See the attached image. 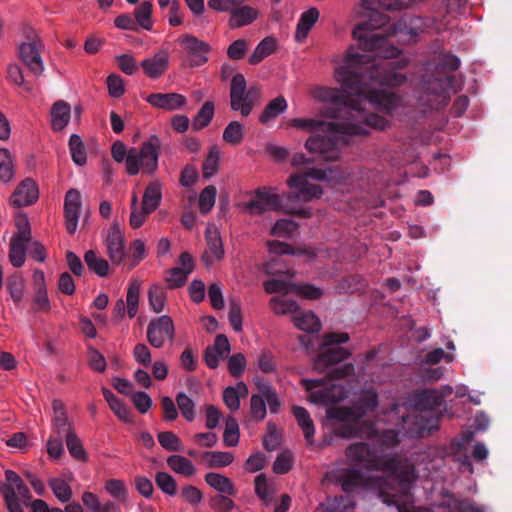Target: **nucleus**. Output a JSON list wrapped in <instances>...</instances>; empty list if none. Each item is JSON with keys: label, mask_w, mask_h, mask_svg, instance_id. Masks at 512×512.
<instances>
[{"label": "nucleus", "mask_w": 512, "mask_h": 512, "mask_svg": "<svg viewBox=\"0 0 512 512\" xmlns=\"http://www.w3.org/2000/svg\"><path fill=\"white\" fill-rule=\"evenodd\" d=\"M140 284L133 281L127 291V313L130 318H134L138 311Z\"/></svg>", "instance_id": "obj_48"}, {"label": "nucleus", "mask_w": 512, "mask_h": 512, "mask_svg": "<svg viewBox=\"0 0 512 512\" xmlns=\"http://www.w3.org/2000/svg\"><path fill=\"white\" fill-rule=\"evenodd\" d=\"M291 126L311 132L305 142L310 153H317L325 161H336L340 157V147L348 143V136L367 135L366 128L354 122L341 125L317 119L294 118Z\"/></svg>", "instance_id": "obj_2"}, {"label": "nucleus", "mask_w": 512, "mask_h": 512, "mask_svg": "<svg viewBox=\"0 0 512 512\" xmlns=\"http://www.w3.org/2000/svg\"><path fill=\"white\" fill-rule=\"evenodd\" d=\"M39 198V190L36 182L31 178L24 179L11 196V203L15 207L28 206Z\"/></svg>", "instance_id": "obj_16"}, {"label": "nucleus", "mask_w": 512, "mask_h": 512, "mask_svg": "<svg viewBox=\"0 0 512 512\" xmlns=\"http://www.w3.org/2000/svg\"><path fill=\"white\" fill-rule=\"evenodd\" d=\"M167 464L174 472L186 477H190L196 472L191 461L181 455L169 456L167 458Z\"/></svg>", "instance_id": "obj_36"}, {"label": "nucleus", "mask_w": 512, "mask_h": 512, "mask_svg": "<svg viewBox=\"0 0 512 512\" xmlns=\"http://www.w3.org/2000/svg\"><path fill=\"white\" fill-rule=\"evenodd\" d=\"M27 39L28 41L21 43L19 46V58L31 73L40 76L44 71V63L41 57L44 48L43 42L32 29L29 30Z\"/></svg>", "instance_id": "obj_9"}, {"label": "nucleus", "mask_w": 512, "mask_h": 512, "mask_svg": "<svg viewBox=\"0 0 512 512\" xmlns=\"http://www.w3.org/2000/svg\"><path fill=\"white\" fill-rule=\"evenodd\" d=\"M366 285V279L362 275L353 274L343 278L337 288L341 293H355L363 290Z\"/></svg>", "instance_id": "obj_37"}, {"label": "nucleus", "mask_w": 512, "mask_h": 512, "mask_svg": "<svg viewBox=\"0 0 512 512\" xmlns=\"http://www.w3.org/2000/svg\"><path fill=\"white\" fill-rule=\"evenodd\" d=\"M33 310L35 312H45L49 313L51 310V304L48 298L47 289H37L35 290L33 299Z\"/></svg>", "instance_id": "obj_58"}, {"label": "nucleus", "mask_w": 512, "mask_h": 512, "mask_svg": "<svg viewBox=\"0 0 512 512\" xmlns=\"http://www.w3.org/2000/svg\"><path fill=\"white\" fill-rule=\"evenodd\" d=\"M201 459L209 467H225L233 462L234 456L231 452L205 451L202 453Z\"/></svg>", "instance_id": "obj_35"}, {"label": "nucleus", "mask_w": 512, "mask_h": 512, "mask_svg": "<svg viewBox=\"0 0 512 512\" xmlns=\"http://www.w3.org/2000/svg\"><path fill=\"white\" fill-rule=\"evenodd\" d=\"M220 159V150L217 146H212L207 157L203 161L202 171L203 177L209 179L218 170Z\"/></svg>", "instance_id": "obj_42"}, {"label": "nucleus", "mask_w": 512, "mask_h": 512, "mask_svg": "<svg viewBox=\"0 0 512 512\" xmlns=\"http://www.w3.org/2000/svg\"><path fill=\"white\" fill-rule=\"evenodd\" d=\"M453 389L450 386H443L439 389L416 390L411 395V404L420 412H431L440 407L444 399L450 396Z\"/></svg>", "instance_id": "obj_12"}, {"label": "nucleus", "mask_w": 512, "mask_h": 512, "mask_svg": "<svg viewBox=\"0 0 512 512\" xmlns=\"http://www.w3.org/2000/svg\"><path fill=\"white\" fill-rule=\"evenodd\" d=\"M50 115L52 129L62 131L70 121L71 107L67 102L58 100L52 105Z\"/></svg>", "instance_id": "obj_22"}, {"label": "nucleus", "mask_w": 512, "mask_h": 512, "mask_svg": "<svg viewBox=\"0 0 512 512\" xmlns=\"http://www.w3.org/2000/svg\"><path fill=\"white\" fill-rule=\"evenodd\" d=\"M5 476L9 482L7 485H12L14 487L15 496L17 498L20 497L24 502H27L32 498L28 487L24 484L23 480L16 472L7 470L5 472Z\"/></svg>", "instance_id": "obj_39"}, {"label": "nucleus", "mask_w": 512, "mask_h": 512, "mask_svg": "<svg viewBox=\"0 0 512 512\" xmlns=\"http://www.w3.org/2000/svg\"><path fill=\"white\" fill-rule=\"evenodd\" d=\"M15 226L17 228V232L12 236V238H20L30 242L32 239L30 223L24 214L16 216Z\"/></svg>", "instance_id": "obj_57"}, {"label": "nucleus", "mask_w": 512, "mask_h": 512, "mask_svg": "<svg viewBox=\"0 0 512 512\" xmlns=\"http://www.w3.org/2000/svg\"><path fill=\"white\" fill-rule=\"evenodd\" d=\"M141 68L146 76L156 79L160 76V56L156 53L151 58L141 62Z\"/></svg>", "instance_id": "obj_61"}, {"label": "nucleus", "mask_w": 512, "mask_h": 512, "mask_svg": "<svg viewBox=\"0 0 512 512\" xmlns=\"http://www.w3.org/2000/svg\"><path fill=\"white\" fill-rule=\"evenodd\" d=\"M205 481L210 487L216 489L220 493L235 495L237 492L232 481L221 474L214 472L207 473L205 475Z\"/></svg>", "instance_id": "obj_30"}, {"label": "nucleus", "mask_w": 512, "mask_h": 512, "mask_svg": "<svg viewBox=\"0 0 512 512\" xmlns=\"http://www.w3.org/2000/svg\"><path fill=\"white\" fill-rule=\"evenodd\" d=\"M1 491L5 499L7 509L10 512H23L18 498L15 496V490L12 485H3Z\"/></svg>", "instance_id": "obj_60"}, {"label": "nucleus", "mask_w": 512, "mask_h": 512, "mask_svg": "<svg viewBox=\"0 0 512 512\" xmlns=\"http://www.w3.org/2000/svg\"><path fill=\"white\" fill-rule=\"evenodd\" d=\"M378 406V394L373 391L366 392L358 401V410L356 414H361L362 417L367 412L374 411Z\"/></svg>", "instance_id": "obj_51"}, {"label": "nucleus", "mask_w": 512, "mask_h": 512, "mask_svg": "<svg viewBox=\"0 0 512 512\" xmlns=\"http://www.w3.org/2000/svg\"><path fill=\"white\" fill-rule=\"evenodd\" d=\"M276 48L275 39L272 37L264 38L250 55L248 62L251 65L259 64L264 58L271 55Z\"/></svg>", "instance_id": "obj_33"}, {"label": "nucleus", "mask_w": 512, "mask_h": 512, "mask_svg": "<svg viewBox=\"0 0 512 512\" xmlns=\"http://www.w3.org/2000/svg\"><path fill=\"white\" fill-rule=\"evenodd\" d=\"M177 42L188 53L192 66H201L208 61L206 54L211 49L208 43L190 34L180 36Z\"/></svg>", "instance_id": "obj_14"}, {"label": "nucleus", "mask_w": 512, "mask_h": 512, "mask_svg": "<svg viewBox=\"0 0 512 512\" xmlns=\"http://www.w3.org/2000/svg\"><path fill=\"white\" fill-rule=\"evenodd\" d=\"M248 394V388L244 382H238L235 387L229 386L223 392V401L231 411H237L240 407V397Z\"/></svg>", "instance_id": "obj_26"}, {"label": "nucleus", "mask_w": 512, "mask_h": 512, "mask_svg": "<svg viewBox=\"0 0 512 512\" xmlns=\"http://www.w3.org/2000/svg\"><path fill=\"white\" fill-rule=\"evenodd\" d=\"M107 248L111 261L119 264L125 258V242L124 236L120 230L118 223H113L107 236Z\"/></svg>", "instance_id": "obj_18"}, {"label": "nucleus", "mask_w": 512, "mask_h": 512, "mask_svg": "<svg viewBox=\"0 0 512 512\" xmlns=\"http://www.w3.org/2000/svg\"><path fill=\"white\" fill-rule=\"evenodd\" d=\"M246 79L238 73L233 76L230 86V106L233 111H242L246 98Z\"/></svg>", "instance_id": "obj_19"}, {"label": "nucleus", "mask_w": 512, "mask_h": 512, "mask_svg": "<svg viewBox=\"0 0 512 512\" xmlns=\"http://www.w3.org/2000/svg\"><path fill=\"white\" fill-rule=\"evenodd\" d=\"M214 115V104L206 101L195 115L192 127L194 130H201L209 125Z\"/></svg>", "instance_id": "obj_38"}, {"label": "nucleus", "mask_w": 512, "mask_h": 512, "mask_svg": "<svg viewBox=\"0 0 512 512\" xmlns=\"http://www.w3.org/2000/svg\"><path fill=\"white\" fill-rule=\"evenodd\" d=\"M348 340L349 335L347 333L332 332L325 334L321 352L314 360V369L323 373L329 367L349 358L351 355L350 351L347 348L339 346L342 343L348 342Z\"/></svg>", "instance_id": "obj_6"}, {"label": "nucleus", "mask_w": 512, "mask_h": 512, "mask_svg": "<svg viewBox=\"0 0 512 512\" xmlns=\"http://www.w3.org/2000/svg\"><path fill=\"white\" fill-rule=\"evenodd\" d=\"M49 486L55 496L62 502H67L72 497L70 486L60 478H54L49 481Z\"/></svg>", "instance_id": "obj_52"}, {"label": "nucleus", "mask_w": 512, "mask_h": 512, "mask_svg": "<svg viewBox=\"0 0 512 512\" xmlns=\"http://www.w3.org/2000/svg\"><path fill=\"white\" fill-rule=\"evenodd\" d=\"M345 454L351 464L368 470H380L384 464L378 449L366 442H357L349 445L346 448Z\"/></svg>", "instance_id": "obj_10"}, {"label": "nucleus", "mask_w": 512, "mask_h": 512, "mask_svg": "<svg viewBox=\"0 0 512 512\" xmlns=\"http://www.w3.org/2000/svg\"><path fill=\"white\" fill-rule=\"evenodd\" d=\"M292 468V455L290 452L285 451L280 453L274 464H273V471L276 474L283 475L288 473Z\"/></svg>", "instance_id": "obj_64"}, {"label": "nucleus", "mask_w": 512, "mask_h": 512, "mask_svg": "<svg viewBox=\"0 0 512 512\" xmlns=\"http://www.w3.org/2000/svg\"><path fill=\"white\" fill-rule=\"evenodd\" d=\"M158 143L157 135H152L145 141L140 150L131 148L126 158V171L134 176L142 169L143 173L152 174L158 167Z\"/></svg>", "instance_id": "obj_8"}, {"label": "nucleus", "mask_w": 512, "mask_h": 512, "mask_svg": "<svg viewBox=\"0 0 512 512\" xmlns=\"http://www.w3.org/2000/svg\"><path fill=\"white\" fill-rule=\"evenodd\" d=\"M258 17V11L250 6H240L237 2L229 19L231 28H240L251 24Z\"/></svg>", "instance_id": "obj_23"}, {"label": "nucleus", "mask_w": 512, "mask_h": 512, "mask_svg": "<svg viewBox=\"0 0 512 512\" xmlns=\"http://www.w3.org/2000/svg\"><path fill=\"white\" fill-rule=\"evenodd\" d=\"M177 264L165 272L166 287L171 290L183 287L195 268L192 255L186 251L180 254Z\"/></svg>", "instance_id": "obj_13"}, {"label": "nucleus", "mask_w": 512, "mask_h": 512, "mask_svg": "<svg viewBox=\"0 0 512 512\" xmlns=\"http://www.w3.org/2000/svg\"><path fill=\"white\" fill-rule=\"evenodd\" d=\"M268 247L271 253L277 255H304L309 258H313L316 255L315 252L310 248H293L291 245L277 240L268 242Z\"/></svg>", "instance_id": "obj_29"}, {"label": "nucleus", "mask_w": 512, "mask_h": 512, "mask_svg": "<svg viewBox=\"0 0 512 512\" xmlns=\"http://www.w3.org/2000/svg\"><path fill=\"white\" fill-rule=\"evenodd\" d=\"M223 442L227 447H234L239 442V425L235 418H226Z\"/></svg>", "instance_id": "obj_44"}, {"label": "nucleus", "mask_w": 512, "mask_h": 512, "mask_svg": "<svg viewBox=\"0 0 512 512\" xmlns=\"http://www.w3.org/2000/svg\"><path fill=\"white\" fill-rule=\"evenodd\" d=\"M294 325L303 331L315 333L321 329V322L311 311H299L293 315Z\"/></svg>", "instance_id": "obj_25"}, {"label": "nucleus", "mask_w": 512, "mask_h": 512, "mask_svg": "<svg viewBox=\"0 0 512 512\" xmlns=\"http://www.w3.org/2000/svg\"><path fill=\"white\" fill-rule=\"evenodd\" d=\"M354 373V365L346 363L340 367L332 369L327 377L321 379H302L303 387L310 392L309 399L315 404H334L340 402L344 398L342 387L338 385H331L318 391H313L315 388L325 386L327 381L334 379H342Z\"/></svg>", "instance_id": "obj_5"}, {"label": "nucleus", "mask_w": 512, "mask_h": 512, "mask_svg": "<svg viewBox=\"0 0 512 512\" xmlns=\"http://www.w3.org/2000/svg\"><path fill=\"white\" fill-rule=\"evenodd\" d=\"M231 346L228 338L224 334H218L215 338L214 344L208 346L203 353V359L205 364L210 369L218 367L219 358L227 357L230 352Z\"/></svg>", "instance_id": "obj_17"}, {"label": "nucleus", "mask_w": 512, "mask_h": 512, "mask_svg": "<svg viewBox=\"0 0 512 512\" xmlns=\"http://www.w3.org/2000/svg\"><path fill=\"white\" fill-rule=\"evenodd\" d=\"M319 19V11L317 8H310L303 12L298 20L295 38L298 42L306 39L309 31Z\"/></svg>", "instance_id": "obj_24"}, {"label": "nucleus", "mask_w": 512, "mask_h": 512, "mask_svg": "<svg viewBox=\"0 0 512 512\" xmlns=\"http://www.w3.org/2000/svg\"><path fill=\"white\" fill-rule=\"evenodd\" d=\"M293 285L295 284L283 279H270L264 282L265 291L269 294L282 292L286 295L288 293H293Z\"/></svg>", "instance_id": "obj_56"}, {"label": "nucleus", "mask_w": 512, "mask_h": 512, "mask_svg": "<svg viewBox=\"0 0 512 512\" xmlns=\"http://www.w3.org/2000/svg\"><path fill=\"white\" fill-rule=\"evenodd\" d=\"M29 241L22 240L20 238H11L10 250H9V261L14 267H21L25 263L26 259V244Z\"/></svg>", "instance_id": "obj_31"}, {"label": "nucleus", "mask_w": 512, "mask_h": 512, "mask_svg": "<svg viewBox=\"0 0 512 512\" xmlns=\"http://www.w3.org/2000/svg\"><path fill=\"white\" fill-rule=\"evenodd\" d=\"M397 478L399 481L400 489L405 497L408 496V492L411 488L412 483L416 480L417 475L413 466H405L397 472Z\"/></svg>", "instance_id": "obj_46"}, {"label": "nucleus", "mask_w": 512, "mask_h": 512, "mask_svg": "<svg viewBox=\"0 0 512 512\" xmlns=\"http://www.w3.org/2000/svg\"><path fill=\"white\" fill-rule=\"evenodd\" d=\"M287 109V101L283 96H278L271 100L259 117V121L263 124L268 123L271 119L276 118L279 114Z\"/></svg>", "instance_id": "obj_32"}, {"label": "nucleus", "mask_w": 512, "mask_h": 512, "mask_svg": "<svg viewBox=\"0 0 512 512\" xmlns=\"http://www.w3.org/2000/svg\"><path fill=\"white\" fill-rule=\"evenodd\" d=\"M250 411L256 421H261L266 415V403L264 397L254 394L250 399Z\"/></svg>", "instance_id": "obj_62"}, {"label": "nucleus", "mask_w": 512, "mask_h": 512, "mask_svg": "<svg viewBox=\"0 0 512 512\" xmlns=\"http://www.w3.org/2000/svg\"><path fill=\"white\" fill-rule=\"evenodd\" d=\"M81 207V195L76 189H70L66 193L64 201L65 226L69 234H74L77 229L79 211Z\"/></svg>", "instance_id": "obj_15"}, {"label": "nucleus", "mask_w": 512, "mask_h": 512, "mask_svg": "<svg viewBox=\"0 0 512 512\" xmlns=\"http://www.w3.org/2000/svg\"><path fill=\"white\" fill-rule=\"evenodd\" d=\"M327 417L341 422L335 429L337 436L352 438L360 434L358 423L362 415L356 414L354 409L349 407H331L327 410Z\"/></svg>", "instance_id": "obj_11"}, {"label": "nucleus", "mask_w": 512, "mask_h": 512, "mask_svg": "<svg viewBox=\"0 0 512 512\" xmlns=\"http://www.w3.org/2000/svg\"><path fill=\"white\" fill-rule=\"evenodd\" d=\"M65 442L70 455L74 459L83 463H86L89 460L88 453L75 431L69 430V433L66 434Z\"/></svg>", "instance_id": "obj_28"}, {"label": "nucleus", "mask_w": 512, "mask_h": 512, "mask_svg": "<svg viewBox=\"0 0 512 512\" xmlns=\"http://www.w3.org/2000/svg\"><path fill=\"white\" fill-rule=\"evenodd\" d=\"M160 205V184L157 181L150 183L145 189L141 213L143 218V224L145 223L149 214L154 212Z\"/></svg>", "instance_id": "obj_21"}, {"label": "nucleus", "mask_w": 512, "mask_h": 512, "mask_svg": "<svg viewBox=\"0 0 512 512\" xmlns=\"http://www.w3.org/2000/svg\"><path fill=\"white\" fill-rule=\"evenodd\" d=\"M406 66L403 59L375 61L371 55L349 52L345 64L336 70L342 90L318 87L313 96L333 105L327 114L330 118L341 119L338 124L357 123L368 128L384 130L388 121L366 110L370 104L375 109L391 114L401 103L400 97L386 87H397L405 83L406 76L399 72Z\"/></svg>", "instance_id": "obj_1"}, {"label": "nucleus", "mask_w": 512, "mask_h": 512, "mask_svg": "<svg viewBox=\"0 0 512 512\" xmlns=\"http://www.w3.org/2000/svg\"><path fill=\"white\" fill-rule=\"evenodd\" d=\"M293 293L303 296L306 299L315 300L322 296L320 288L311 284H295L292 286Z\"/></svg>", "instance_id": "obj_63"}, {"label": "nucleus", "mask_w": 512, "mask_h": 512, "mask_svg": "<svg viewBox=\"0 0 512 512\" xmlns=\"http://www.w3.org/2000/svg\"><path fill=\"white\" fill-rule=\"evenodd\" d=\"M460 66V59L452 54L444 55L438 68L444 72L443 77H434L425 75L421 81L420 92L418 96L419 104L428 110H439L448 104L449 89L452 86L454 77L449 73L454 72Z\"/></svg>", "instance_id": "obj_3"}, {"label": "nucleus", "mask_w": 512, "mask_h": 512, "mask_svg": "<svg viewBox=\"0 0 512 512\" xmlns=\"http://www.w3.org/2000/svg\"><path fill=\"white\" fill-rule=\"evenodd\" d=\"M152 7L151 2L143 1L135 10V21L137 25H140L145 30H151L153 26L151 20Z\"/></svg>", "instance_id": "obj_43"}, {"label": "nucleus", "mask_w": 512, "mask_h": 512, "mask_svg": "<svg viewBox=\"0 0 512 512\" xmlns=\"http://www.w3.org/2000/svg\"><path fill=\"white\" fill-rule=\"evenodd\" d=\"M69 148L71 151V156L75 164L79 166H83L87 161V154L85 145L81 139V137L77 134H73L69 140Z\"/></svg>", "instance_id": "obj_40"}, {"label": "nucleus", "mask_w": 512, "mask_h": 512, "mask_svg": "<svg viewBox=\"0 0 512 512\" xmlns=\"http://www.w3.org/2000/svg\"><path fill=\"white\" fill-rule=\"evenodd\" d=\"M205 238L207 250L202 258L206 261V264L210 263V260H208L209 254H211L214 259H221L224 255V249L218 229L215 226H208L205 231Z\"/></svg>", "instance_id": "obj_20"}, {"label": "nucleus", "mask_w": 512, "mask_h": 512, "mask_svg": "<svg viewBox=\"0 0 512 512\" xmlns=\"http://www.w3.org/2000/svg\"><path fill=\"white\" fill-rule=\"evenodd\" d=\"M186 97L178 93H162V110L174 111L186 104Z\"/></svg>", "instance_id": "obj_55"}, {"label": "nucleus", "mask_w": 512, "mask_h": 512, "mask_svg": "<svg viewBox=\"0 0 512 512\" xmlns=\"http://www.w3.org/2000/svg\"><path fill=\"white\" fill-rule=\"evenodd\" d=\"M270 308L278 315H284L287 313L295 314L298 310V304L294 300L273 297L270 300Z\"/></svg>", "instance_id": "obj_45"}, {"label": "nucleus", "mask_w": 512, "mask_h": 512, "mask_svg": "<svg viewBox=\"0 0 512 512\" xmlns=\"http://www.w3.org/2000/svg\"><path fill=\"white\" fill-rule=\"evenodd\" d=\"M243 136V126L239 121H231L223 132V140L232 145L239 144Z\"/></svg>", "instance_id": "obj_47"}, {"label": "nucleus", "mask_w": 512, "mask_h": 512, "mask_svg": "<svg viewBox=\"0 0 512 512\" xmlns=\"http://www.w3.org/2000/svg\"><path fill=\"white\" fill-rule=\"evenodd\" d=\"M88 268L99 277H106L109 273V263L106 259L97 256L94 250H88L84 255Z\"/></svg>", "instance_id": "obj_34"}, {"label": "nucleus", "mask_w": 512, "mask_h": 512, "mask_svg": "<svg viewBox=\"0 0 512 512\" xmlns=\"http://www.w3.org/2000/svg\"><path fill=\"white\" fill-rule=\"evenodd\" d=\"M176 402L182 416L189 422L195 419V404L185 393L176 396Z\"/></svg>", "instance_id": "obj_49"}, {"label": "nucleus", "mask_w": 512, "mask_h": 512, "mask_svg": "<svg viewBox=\"0 0 512 512\" xmlns=\"http://www.w3.org/2000/svg\"><path fill=\"white\" fill-rule=\"evenodd\" d=\"M298 228V224L291 219L278 220L271 229V233L278 237H289Z\"/></svg>", "instance_id": "obj_53"}, {"label": "nucleus", "mask_w": 512, "mask_h": 512, "mask_svg": "<svg viewBox=\"0 0 512 512\" xmlns=\"http://www.w3.org/2000/svg\"><path fill=\"white\" fill-rule=\"evenodd\" d=\"M292 412L298 425L302 428L304 437L309 445L313 443L315 428L308 411L301 406H293Z\"/></svg>", "instance_id": "obj_27"}, {"label": "nucleus", "mask_w": 512, "mask_h": 512, "mask_svg": "<svg viewBox=\"0 0 512 512\" xmlns=\"http://www.w3.org/2000/svg\"><path fill=\"white\" fill-rule=\"evenodd\" d=\"M255 196L261 199L268 211H283L303 219L310 218L312 215L309 208L298 205L299 202L294 198L293 190L288 193L278 194L275 188L261 187L255 191Z\"/></svg>", "instance_id": "obj_7"}, {"label": "nucleus", "mask_w": 512, "mask_h": 512, "mask_svg": "<svg viewBox=\"0 0 512 512\" xmlns=\"http://www.w3.org/2000/svg\"><path fill=\"white\" fill-rule=\"evenodd\" d=\"M14 176V163L10 151L0 148V179L9 182Z\"/></svg>", "instance_id": "obj_41"}, {"label": "nucleus", "mask_w": 512, "mask_h": 512, "mask_svg": "<svg viewBox=\"0 0 512 512\" xmlns=\"http://www.w3.org/2000/svg\"><path fill=\"white\" fill-rule=\"evenodd\" d=\"M7 288L15 302L22 300L24 295V280L19 274L9 276Z\"/></svg>", "instance_id": "obj_54"}, {"label": "nucleus", "mask_w": 512, "mask_h": 512, "mask_svg": "<svg viewBox=\"0 0 512 512\" xmlns=\"http://www.w3.org/2000/svg\"><path fill=\"white\" fill-rule=\"evenodd\" d=\"M217 190L215 186L205 187L199 195V208L203 214H207L215 204Z\"/></svg>", "instance_id": "obj_50"}, {"label": "nucleus", "mask_w": 512, "mask_h": 512, "mask_svg": "<svg viewBox=\"0 0 512 512\" xmlns=\"http://www.w3.org/2000/svg\"><path fill=\"white\" fill-rule=\"evenodd\" d=\"M88 365L90 366L91 369L103 373L106 370L107 363L105 357L98 349L94 347H89Z\"/></svg>", "instance_id": "obj_59"}, {"label": "nucleus", "mask_w": 512, "mask_h": 512, "mask_svg": "<svg viewBox=\"0 0 512 512\" xmlns=\"http://www.w3.org/2000/svg\"><path fill=\"white\" fill-rule=\"evenodd\" d=\"M346 175L338 172L333 168L318 169V168H306L303 173L291 175L288 180V186L294 192V198L299 203H306L314 198H320L323 194V190L319 185L311 184L308 182V178L318 181H340L344 179Z\"/></svg>", "instance_id": "obj_4"}]
</instances>
